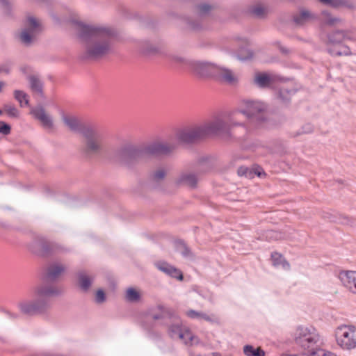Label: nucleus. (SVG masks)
I'll return each mask as SVG.
<instances>
[{
  "instance_id": "nucleus-52",
  "label": "nucleus",
  "mask_w": 356,
  "mask_h": 356,
  "mask_svg": "<svg viewBox=\"0 0 356 356\" xmlns=\"http://www.w3.org/2000/svg\"><path fill=\"white\" fill-rule=\"evenodd\" d=\"M12 65V62L10 60H6L3 64L0 65V69L1 70V72H3L6 74L10 73V67Z\"/></svg>"
},
{
  "instance_id": "nucleus-18",
  "label": "nucleus",
  "mask_w": 356,
  "mask_h": 356,
  "mask_svg": "<svg viewBox=\"0 0 356 356\" xmlns=\"http://www.w3.org/2000/svg\"><path fill=\"white\" fill-rule=\"evenodd\" d=\"M322 4L329 6L334 8H347L349 9L355 8V6L351 0H318Z\"/></svg>"
},
{
  "instance_id": "nucleus-16",
  "label": "nucleus",
  "mask_w": 356,
  "mask_h": 356,
  "mask_svg": "<svg viewBox=\"0 0 356 356\" xmlns=\"http://www.w3.org/2000/svg\"><path fill=\"white\" fill-rule=\"evenodd\" d=\"M31 115L36 120L41 122L42 126L46 129H51L54 126L52 118L46 114L44 107L41 105L33 108L31 111Z\"/></svg>"
},
{
  "instance_id": "nucleus-28",
  "label": "nucleus",
  "mask_w": 356,
  "mask_h": 356,
  "mask_svg": "<svg viewBox=\"0 0 356 356\" xmlns=\"http://www.w3.org/2000/svg\"><path fill=\"white\" fill-rule=\"evenodd\" d=\"M243 353L245 356H265L266 355L265 351L261 348H254L250 344L243 346Z\"/></svg>"
},
{
  "instance_id": "nucleus-2",
  "label": "nucleus",
  "mask_w": 356,
  "mask_h": 356,
  "mask_svg": "<svg viewBox=\"0 0 356 356\" xmlns=\"http://www.w3.org/2000/svg\"><path fill=\"white\" fill-rule=\"evenodd\" d=\"M64 123L74 132L82 134L86 139L83 153L87 156H103L106 151L102 143L100 131L91 125L81 123L73 116L62 115Z\"/></svg>"
},
{
  "instance_id": "nucleus-50",
  "label": "nucleus",
  "mask_w": 356,
  "mask_h": 356,
  "mask_svg": "<svg viewBox=\"0 0 356 356\" xmlns=\"http://www.w3.org/2000/svg\"><path fill=\"white\" fill-rule=\"evenodd\" d=\"M339 50V47H336L334 45L327 47V52L332 56H340V54H339L340 51Z\"/></svg>"
},
{
  "instance_id": "nucleus-35",
  "label": "nucleus",
  "mask_w": 356,
  "mask_h": 356,
  "mask_svg": "<svg viewBox=\"0 0 356 356\" xmlns=\"http://www.w3.org/2000/svg\"><path fill=\"white\" fill-rule=\"evenodd\" d=\"M211 10V6L208 3H200L195 6V10L200 17L209 14Z\"/></svg>"
},
{
  "instance_id": "nucleus-27",
  "label": "nucleus",
  "mask_w": 356,
  "mask_h": 356,
  "mask_svg": "<svg viewBox=\"0 0 356 356\" xmlns=\"http://www.w3.org/2000/svg\"><path fill=\"white\" fill-rule=\"evenodd\" d=\"M296 92V90L294 88L282 87L278 90V96L283 103L288 104Z\"/></svg>"
},
{
  "instance_id": "nucleus-7",
  "label": "nucleus",
  "mask_w": 356,
  "mask_h": 356,
  "mask_svg": "<svg viewBox=\"0 0 356 356\" xmlns=\"http://www.w3.org/2000/svg\"><path fill=\"white\" fill-rule=\"evenodd\" d=\"M294 341L304 350H307L308 353L311 355V352L315 350L319 341V334L312 326H299L296 331Z\"/></svg>"
},
{
  "instance_id": "nucleus-57",
  "label": "nucleus",
  "mask_w": 356,
  "mask_h": 356,
  "mask_svg": "<svg viewBox=\"0 0 356 356\" xmlns=\"http://www.w3.org/2000/svg\"><path fill=\"white\" fill-rule=\"evenodd\" d=\"M200 319H204L206 321L208 322H212L213 319L207 314L202 312Z\"/></svg>"
},
{
  "instance_id": "nucleus-19",
  "label": "nucleus",
  "mask_w": 356,
  "mask_h": 356,
  "mask_svg": "<svg viewBox=\"0 0 356 356\" xmlns=\"http://www.w3.org/2000/svg\"><path fill=\"white\" fill-rule=\"evenodd\" d=\"M177 184H186L193 188L197 186V178L194 173H183L176 181Z\"/></svg>"
},
{
  "instance_id": "nucleus-37",
  "label": "nucleus",
  "mask_w": 356,
  "mask_h": 356,
  "mask_svg": "<svg viewBox=\"0 0 356 356\" xmlns=\"http://www.w3.org/2000/svg\"><path fill=\"white\" fill-rule=\"evenodd\" d=\"M321 13L323 16L326 17L325 23L327 25L332 26L336 22H339L341 20L339 17H332L330 13L327 10H323Z\"/></svg>"
},
{
  "instance_id": "nucleus-17",
  "label": "nucleus",
  "mask_w": 356,
  "mask_h": 356,
  "mask_svg": "<svg viewBox=\"0 0 356 356\" xmlns=\"http://www.w3.org/2000/svg\"><path fill=\"white\" fill-rule=\"evenodd\" d=\"M220 80L225 81L229 85H235L238 83V79L232 73V71L225 67L218 66L217 75Z\"/></svg>"
},
{
  "instance_id": "nucleus-36",
  "label": "nucleus",
  "mask_w": 356,
  "mask_h": 356,
  "mask_svg": "<svg viewBox=\"0 0 356 356\" xmlns=\"http://www.w3.org/2000/svg\"><path fill=\"white\" fill-rule=\"evenodd\" d=\"M3 110L10 118H17L19 116V111L14 105L5 104Z\"/></svg>"
},
{
  "instance_id": "nucleus-13",
  "label": "nucleus",
  "mask_w": 356,
  "mask_h": 356,
  "mask_svg": "<svg viewBox=\"0 0 356 356\" xmlns=\"http://www.w3.org/2000/svg\"><path fill=\"white\" fill-rule=\"evenodd\" d=\"M318 19V15L310 10L300 8L299 12L292 15V22L298 27H304Z\"/></svg>"
},
{
  "instance_id": "nucleus-33",
  "label": "nucleus",
  "mask_w": 356,
  "mask_h": 356,
  "mask_svg": "<svg viewBox=\"0 0 356 356\" xmlns=\"http://www.w3.org/2000/svg\"><path fill=\"white\" fill-rule=\"evenodd\" d=\"M155 266L160 271L164 273L168 276H170L172 273V269H173L174 266L170 264L169 263L165 261H159L155 263Z\"/></svg>"
},
{
  "instance_id": "nucleus-39",
  "label": "nucleus",
  "mask_w": 356,
  "mask_h": 356,
  "mask_svg": "<svg viewBox=\"0 0 356 356\" xmlns=\"http://www.w3.org/2000/svg\"><path fill=\"white\" fill-rule=\"evenodd\" d=\"M165 176V171L163 169L157 170L150 174L149 178L153 181H159Z\"/></svg>"
},
{
  "instance_id": "nucleus-32",
  "label": "nucleus",
  "mask_w": 356,
  "mask_h": 356,
  "mask_svg": "<svg viewBox=\"0 0 356 356\" xmlns=\"http://www.w3.org/2000/svg\"><path fill=\"white\" fill-rule=\"evenodd\" d=\"M125 297L127 301L130 302H136L140 300V294L136 289L129 287L126 291Z\"/></svg>"
},
{
  "instance_id": "nucleus-3",
  "label": "nucleus",
  "mask_w": 356,
  "mask_h": 356,
  "mask_svg": "<svg viewBox=\"0 0 356 356\" xmlns=\"http://www.w3.org/2000/svg\"><path fill=\"white\" fill-rule=\"evenodd\" d=\"M34 292L36 299L24 300L18 304L23 314L35 316L46 314L51 305L50 298L60 294V291L52 285L38 286Z\"/></svg>"
},
{
  "instance_id": "nucleus-44",
  "label": "nucleus",
  "mask_w": 356,
  "mask_h": 356,
  "mask_svg": "<svg viewBox=\"0 0 356 356\" xmlns=\"http://www.w3.org/2000/svg\"><path fill=\"white\" fill-rule=\"evenodd\" d=\"M106 293L103 289H99L96 292L95 301L97 303H102L106 300Z\"/></svg>"
},
{
  "instance_id": "nucleus-34",
  "label": "nucleus",
  "mask_w": 356,
  "mask_h": 356,
  "mask_svg": "<svg viewBox=\"0 0 356 356\" xmlns=\"http://www.w3.org/2000/svg\"><path fill=\"white\" fill-rule=\"evenodd\" d=\"M264 236L269 241H279L284 238V235L282 232L275 230H267L264 234Z\"/></svg>"
},
{
  "instance_id": "nucleus-11",
  "label": "nucleus",
  "mask_w": 356,
  "mask_h": 356,
  "mask_svg": "<svg viewBox=\"0 0 356 356\" xmlns=\"http://www.w3.org/2000/svg\"><path fill=\"white\" fill-rule=\"evenodd\" d=\"M187 67L201 76H216L218 66L215 63L202 60H186Z\"/></svg>"
},
{
  "instance_id": "nucleus-12",
  "label": "nucleus",
  "mask_w": 356,
  "mask_h": 356,
  "mask_svg": "<svg viewBox=\"0 0 356 356\" xmlns=\"http://www.w3.org/2000/svg\"><path fill=\"white\" fill-rule=\"evenodd\" d=\"M34 244L40 249V253L43 256H48L63 250V248L60 244L42 236H36Z\"/></svg>"
},
{
  "instance_id": "nucleus-51",
  "label": "nucleus",
  "mask_w": 356,
  "mask_h": 356,
  "mask_svg": "<svg viewBox=\"0 0 356 356\" xmlns=\"http://www.w3.org/2000/svg\"><path fill=\"white\" fill-rule=\"evenodd\" d=\"M170 313H173V312H168L166 313H163L162 314H154L152 316V318L154 320H161V324L164 325V323H165L164 318L167 317Z\"/></svg>"
},
{
  "instance_id": "nucleus-41",
  "label": "nucleus",
  "mask_w": 356,
  "mask_h": 356,
  "mask_svg": "<svg viewBox=\"0 0 356 356\" xmlns=\"http://www.w3.org/2000/svg\"><path fill=\"white\" fill-rule=\"evenodd\" d=\"M143 327L147 330V334L149 339L154 341H158L161 339V334L159 332H156L152 330L151 329L147 328L145 324L143 325Z\"/></svg>"
},
{
  "instance_id": "nucleus-10",
  "label": "nucleus",
  "mask_w": 356,
  "mask_h": 356,
  "mask_svg": "<svg viewBox=\"0 0 356 356\" xmlns=\"http://www.w3.org/2000/svg\"><path fill=\"white\" fill-rule=\"evenodd\" d=\"M42 31L40 22L33 16H29L24 28L19 35L21 42L26 47H30L34 41L35 37Z\"/></svg>"
},
{
  "instance_id": "nucleus-62",
  "label": "nucleus",
  "mask_w": 356,
  "mask_h": 356,
  "mask_svg": "<svg viewBox=\"0 0 356 356\" xmlns=\"http://www.w3.org/2000/svg\"><path fill=\"white\" fill-rule=\"evenodd\" d=\"M282 356H296L295 355H282Z\"/></svg>"
},
{
  "instance_id": "nucleus-20",
  "label": "nucleus",
  "mask_w": 356,
  "mask_h": 356,
  "mask_svg": "<svg viewBox=\"0 0 356 356\" xmlns=\"http://www.w3.org/2000/svg\"><path fill=\"white\" fill-rule=\"evenodd\" d=\"M272 264L275 268H282L284 270H289L290 264L282 256L277 252H273L270 255Z\"/></svg>"
},
{
  "instance_id": "nucleus-45",
  "label": "nucleus",
  "mask_w": 356,
  "mask_h": 356,
  "mask_svg": "<svg viewBox=\"0 0 356 356\" xmlns=\"http://www.w3.org/2000/svg\"><path fill=\"white\" fill-rule=\"evenodd\" d=\"M172 278H175L177 280L182 281L184 280V275L182 272L177 268L175 267L172 269V273L170 276Z\"/></svg>"
},
{
  "instance_id": "nucleus-56",
  "label": "nucleus",
  "mask_w": 356,
  "mask_h": 356,
  "mask_svg": "<svg viewBox=\"0 0 356 356\" xmlns=\"http://www.w3.org/2000/svg\"><path fill=\"white\" fill-rule=\"evenodd\" d=\"M172 60L176 63H181L186 67H187V63L186 61L191 60L190 59H186V58H182V57H180L178 56H172Z\"/></svg>"
},
{
  "instance_id": "nucleus-61",
  "label": "nucleus",
  "mask_w": 356,
  "mask_h": 356,
  "mask_svg": "<svg viewBox=\"0 0 356 356\" xmlns=\"http://www.w3.org/2000/svg\"><path fill=\"white\" fill-rule=\"evenodd\" d=\"M234 125L238 126V125H242V124L241 123H234Z\"/></svg>"
},
{
  "instance_id": "nucleus-64",
  "label": "nucleus",
  "mask_w": 356,
  "mask_h": 356,
  "mask_svg": "<svg viewBox=\"0 0 356 356\" xmlns=\"http://www.w3.org/2000/svg\"><path fill=\"white\" fill-rule=\"evenodd\" d=\"M151 51H156V49H152Z\"/></svg>"
},
{
  "instance_id": "nucleus-21",
  "label": "nucleus",
  "mask_w": 356,
  "mask_h": 356,
  "mask_svg": "<svg viewBox=\"0 0 356 356\" xmlns=\"http://www.w3.org/2000/svg\"><path fill=\"white\" fill-rule=\"evenodd\" d=\"M65 271V267L56 262L51 264L47 269L46 273V277L49 280H56L60 273Z\"/></svg>"
},
{
  "instance_id": "nucleus-30",
  "label": "nucleus",
  "mask_w": 356,
  "mask_h": 356,
  "mask_svg": "<svg viewBox=\"0 0 356 356\" xmlns=\"http://www.w3.org/2000/svg\"><path fill=\"white\" fill-rule=\"evenodd\" d=\"M253 51L246 47H241L237 52V58L241 61H248L253 57Z\"/></svg>"
},
{
  "instance_id": "nucleus-46",
  "label": "nucleus",
  "mask_w": 356,
  "mask_h": 356,
  "mask_svg": "<svg viewBox=\"0 0 356 356\" xmlns=\"http://www.w3.org/2000/svg\"><path fill=\"white\" fill-rule=\"evenodd\" d=\"M202 312L194 309H189L186 312V316L191 319H200Z\"/></svg>"
},
{
  "instance_id": "nucleus-38",
  "label": "nucleus",
  "mask_w": 356,
  "mask_h": 356,
  "mask_svg": "<svg viewBox=\"0 0 356 356\" xmlns=\"http://www.w3.org/2000/svg\"><path fill=\"white\" fill-rule=\"evenodd\" d=\"M238 175L240 177H245L247 178H252V168H249L246 166H241L237 170Z\"/></svg>"
},
{
  "instance_id": "nucleus-42",
  "label": "nucleus",
  "mask_w": 356,
  "mask_h": 356,
  "mask_svg": "<svg viewBox=\"0 0 356 356\" xmlns=\"http://www.w3.org/2000/svg\"><path fill=\"white\" fill-rule=\"evenodd\" d=\"M11 127L4 121L0 120V134L7 136L10 134Z\"/></svg>"
},
{
  "instance_id": "nucleus-29",
  "label": "nucleus",
  "mask_w": 356,
  "mask_h": 356,
  "mask_svg": "<svg viewBox=\"0 0 356 356\" xmlns=\"http://www.w3.org/2000/svg\"><path fill=\"white\" fill-rule=\"evenodd\" d=\"M212 167L213 164L209 157H201L197 161V169L203 172L210 170Z\"/></svg>"
},
{
  "instance_id": "nucleus-58",
  "label": "nucleus",
  "mask_w": 356,
  "mask_h": 356,
  "mask_svg": "<svg viewBox=\"0 0 356 356\" xmlns=\"http://www.w3.org/2000/svg\"><path fill=\"white\" fill-rule=\"evenodd\" d=\"M44 191H45V193L47 194V195H48V196L51 195V190L49 188L45 187Z\"/></svg>"
},
{
  "instance_id": "nucleus-23",
  "label": "nucleus",
  "mask_w": 356,
  "mask_h": 356,
  "mask_svg": "<svg viewBox=\"0 0 356 356\" xmlns=\"http://www.w3.org/2000/svg\"><path fill=\"white\" fill-rule=\"evenodd\" d=\"M28 79L32 92L38 94L41 97L44 98L42 82L34 75L29 76Z\"/></svg>"
},
{
  "instance_id": "nucleus-25",
  "label": "nucleus",
  "mask_w": 356,
  "mask_h": 356,
  "mask_svg": "<svg viewBox=\"0 0 356 356\" xmlns=\"http://www.w3.org/2000/svg\"><path fill=\"white\" fill-rule=\"evenodd\" d=\"M346 33L343 31L336 30L327 34L328 42L333 45L341 44L343 42Z\"/></svg>"
},
{
  "instance_id": "nucleus-4",
  "label": "nucleus",
  "mask_w": 356,
  "mask_h": 356,
  "mask_svg": "<svg viewBox=\"0 0 356 356\" xmlns=\"http://www.w3.org/2000/svg\"><path fill=\"white\" fill-rule=\"evenodd\" d=\"M230 126L221 119H216L208 124L196 128L184 130L179 133L177 138L180 142L190 144L210 135H220L227 139L232 137Z\"/></svg>"
},
{
  "instance_id": "nucleus-53",
  "label": "nucleus",
  "mask_w": 356,
  "mask_h": 356,
  "mask_svg": "<svg viewBox=\"0 0 356 356\" xmlns=\"http://www.w3.org/2000/svg\"><path fill=\"white\" fill-rule=\"evenodd\" d=\"M189 27L194 31H197L201 29V24L199 22L188 20Z\"/></svg>"
},
{
  "instance_id": "nucleus-22",
  "label": "nucleus",
  "mask_w": 356,
  "mask_h": 356,
  "mask_svg": "<svg viewBox=\"0 0 356 356\" xmlns=\"http://www.w3.org/2000/svg\"><path fill=\"white\" fill-rule=\"evenodd\" d=\"M176 250L181 254V256L188 259H193L194 255L191 250L187 246L185 242L182 240L175 241Z\"/></svg>"
},
{
  "instance_id": "nucleus-59",
  "label": "nucleus",
  "mask_w": 356,
  "mask_h": 356,
  "mask_svg": "<svg viewBox=\"0 0 356 356\" xmlns=\"http://www.w3.org/2000/svg\"><path fill=\"white\" fill-rule=\"evenodd\" d=\"M280 51H281L282 53H284V54H287V53L289 52V50H288L286 48L283 47H281L280 48Z\"/></svg>"
},
{
  "instance_id": "nucleus-40",
  "label": "nucleus",
  "mask_w": 356,
  "mask_h": 356,
  "mask_svg": "<svg viewBox=\"0 0 356 356\" xmlns=\"http://www.w3.org/2000/svg\"><path fill=\"white\" fill-rule=\"evenodd\" d=\"M312 356H337V355L331 351L323 349H316L311 352Z\"/></svg>"
},
{
  "instance_id": "nucleus-24",
  "label": "nucleus",
  "mask_w": 356,
  "mask_h": 356,
  "mask_svg": "<svg viewBox=\"0 0 356 356\" xmlns=\"http://www.w3.org/2000/svg\"><path fill=\"white\" fill-rule=\"evenodd\" d=\"M273 81V78L265 72L257 73L254 79L255 83L262 88L268 87Z\"/></svg>"
},
{
  "instance_id": "nucleus-31",
  "label": "nucleus",
  "mask_w": 356,
  "mask_h": 356,
  "mask_svg": "<svg viewBox=\"0 0 356 356\" xmlns=\"http://www.w3.org/2000/svg\"><path fill=\"white\" fill-rule=\"evenodd\" d=\"M14 97L19 103L22 107L29 106V101L27 94L20 90H15L14 91Z\"/></svg>"
},
{
  "instance_id": "nucleus-48",
  "label": "nucleus",
  "mask_w": 356,
  "mask_h": 356,
  "mask_svg": "<svg viewBox=\"0 0 356 356\" xmlns=\"http://www.w3.org/2000/svg\"><path fill=\"white\" fill-rule=\"evenodd\" d=\"M339 54L341 56H350L352 54L351 50L347 45L339 44Z\"/></svg>"
},
{
  "instance_id": "nucleus-63",
  "label": "nucleus",
  "mask_w": 356,
  "mask_h": 356,
  "mask_svg": "<svg viewBox=\"0 0 356 356\" xmlns=\"http://www.w3.org/2000/svg\"><path fill=\"white\" fill-rule=\"evenodd\" d=\"M159 309L161 310L163 309V307L162 306H159Z\"/></svg>"
},
{
  "instance_id": "nucleus-14",
  "label": "nucleus",
  "mask_w": 356,
  "mask_h": 356,
  "mask_svg": "<svg viewBox=\"0 0 356 356\" xmlns=\"http://www.w3.org/2000/svg\"><path fill=\"white\" fill-rule=\"evenodd\" d=\"M146 157L149 156H168L174 149L172 145L165 143L154 142L147 145H144Z\"/></svg>"
},
{
  "instance_id": "nucleus-15",
  "label": "nucleus",
  "mask_w": 356,
  "mask_h": 356,
  "mask_svg": "<svg viewBox=\"0 0 356 356\" xmlns=\"http://www.w3.org/2000/svg\"><path fill=\"white\" fill-rule=\"evenodd\" d=\"M339 278L346 288L356 294V271L341 270Z\"/></svg>"
},
{
  "instance_id": "nucleus-55",
  "label": "nucleus",
  "mask_w": 356,
  "mask_h": 356,
  "mask_svg": "<svg viewBox=\"0 0 356 356\" xmlns=\"http://www.w3.org/2000/svg\"><path fill=\"white\" fill-rule=\"evenodd\" d=\"M0 309L1 312H3L10 319H15L17 318L19 316L18 314L12 313L11 312L5 309L3 307H1Z\"/></svg>"
},
{
  "instance_id": "nucleus-6",
  "label": "nucleus",
  "mask_w": 356,
  "mask_h": 356,
  "mask_svg": "<svg viewBox=\"0 0 356 356\" xmlns=\"http://www.w3.org/2000/svg\"><path fill=\"white\" fill-rule=\"evenodd\" d=\"M117 156L121 163L132 168L140 159L146 158L144 145L127 144L118 149Z\"/></svg>"
},
{
  "instance_id": "nucleus-43",
  "label": "nucleus",
  "mask_w": 356,
  "mask_h": 356,
  "mask_svg": "<svg viewBox=\"0 0 356 356\" xmlns=\"http://www.w3.org/2000/svg\"><path fill=\"white\" fill-rule=\"evenodd\" d=\"M250 12L257 17H261L265 13V9L262 6H254L250 8Z\"/></svg>"
},
{
  "instance_id": "nucleus-26",
  "label": "nucleus",
  "mask_w": 356,
  "mask_h": 356,
  "mask_svg": "<svg viewBox=\"0 0 356 356\" xmlns=\"http://www.w3.org/2000/svg\"><path fill=\"white\" fill-rule=\"evenodd\" d=\"M77 277L81 289L84 292L88 291L91 286L92 282V279H90L84 271H79L77 273Z\"/></svg>"
},
{
  "instance_id": "nucleus-5",
  "label": "nucleus",
  "mask_w": 356,
  "mask_h": 356,
  "mask_svg": "<svg viewBox=\"0 0 356 356\" xmlns=\"http://www.w3.org/2000/svg\"><path fill=\"white\" fill-rule=\"evenodd\" d=\"M164 325L167 327V334L172 340H181L185 345H191L195 336L190 328L184 325L181 318L175 312L170 313L164 318Z\"/></svg>"
},
{
  "instance_id": "nucleus-1",
  "label": "nucleus",
  "mask_w": 356,
  "mask_h": 356,
  "mask_svg": "<svg viewBox=\"0 0 356 356\" xmlns=\"http://www.w3.org/2000/svg\"><path fill=\"white\" fill-rule=\"evenodd\" d=\"M73 24L77 26L79 38L87 44L82 59H99L112 51L116 35L113 29L88 25L77 20H73Z\"/></svg>"
},
{
  "instance_id": "nucleus-49",
  "label": "nucleus",
  "mask_w": 356,
  "mask_h": 356,
  "mask_svg": "<svg viewBox=\"0 0 356 356\" xmlns=\"http://www.w3.org/2000/svg\"><path fill=\"white\" fill-rule=\"evenodd\" d=\"M0 2H1L2 6L3 7V8L5 9V13L8 15H11V6H10V3L8 1V0H0Z\"/></svg>"
},
{
  "instance_id": "nucleus-47",
  "label": "nucleus",
  "mask_w": 356,
  "mask_h": 356,
  "mask_svg": "<svg viewBox=\"0 0 356 356\" xmlns=\"http://www.w3.org/2000/svg\"><path fill=\"white\" fill-rule=\"evenodd\" d=\"M312 131L313 126L310 123H307L302 127L301 130H300L296 135L298 136L302 134H309L312 133Z\"/></svg>"
},
{
  "instance_id": "nucleus-8",
  "label": "nucleus",
  "mask_w": 356,
  "mask_h": 356,
  "mask_svg": "<svg viewBox=\"0 0 356 356\" xmlns=\"http://www.w3.org/2000/svg\"><path fill=\"white\" fill-rule=\"evenodd\" d=\"M337 344L343 349L350 350L356 348V327L341 325L335 330Z\"/></svg>"
},
{
  "instance_id": "nucleus-9",
  "label": "nucleus",
  "mask_w": 356,
  "mask_h": 356,
  "mask_svg": "<svg viewBox=\"0 0 356 356\" xmlns=\"http://www.w3.org/2000/svg\"><path fill=\"white\" fill-rule=\"evenodd\" d=\"M242 103L244 108L238 109V113L245 115L250 120L255 121L258 124L266 120L263 113L265 108L262 103L248 99L243 100Z\"/></svg>"
},
{
  "instance_id": "nucleus-60",
  "label": "nucleus",
  "mask_w": 356,
  "mask_h": 356,
  "mask_svg": "<svg viewBox=\"0 0 356 356\" xmlns=\"http://www.w3.org/2000/svg\"><path fill=\"white\" fill-rule=\"evenodd\" d=\"M4 85V83L3 81H0V92L2 91V88Z\"/></svg>"
},
{
  "instance_id": "nucleus-54",
  "label": "nucleus",
  "mask_w": 356,
  "mask_h": 356,
  "mask_svg": "<svg viewBox=\"0 0 356 356\" xmlns=\"http://www.w3.org/2000/svg\"><path fill=\"white\" fill-rule=\"evenodd\" d=\"M252 177H254V175H257L259 177L262 175H265V172H264L263 169L258 165L254 166L252 168Z\"/></svg>"
}]
</instances>
